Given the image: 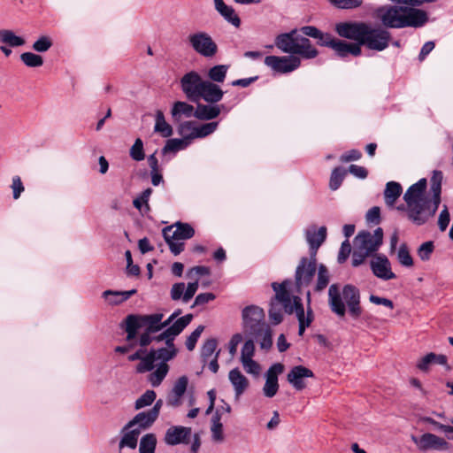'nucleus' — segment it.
<instances>
[{"label":"nucleus","mask_w":453,"mask_h":453,"mask_svg":"<svg viewBox=\"0 0 453 453\" xmlns=\"http://www.w3.org/2000/svg\"><path fill=\"white\" fill-rule=\"evenodd\" d=\"M211 440L216 443H222L225 441L223 424H211Z\"/></svg>","instance_id":"obj_61"},{"label":"nucleus","mask_w":453,"mask_h":453,"mask_svg":"<svg viewBox=\"0 0 453 453\" xmlns=\"http://www.w3.org/2000/svg\"><path fill=\"white\" fill-rule=\"evenodd\" d=\"M330 4L342 10H353L363 4V0H332Z\"/></svg>","instance_id":"obj_54"},{"label":"nucleus","mask_w":453,"mask_h":453,"mask_svg":"<svg viewBox=\"0 0 453 453\" xmlns=\"http://www.w3.org/2000/svg\"><path fill=\"white\" fill-rule=\"evenodd\" d=\"M204 80L196 71H190L180 79V87L186 96L196 102Z\"/></svg>","instance_id":"obj_17"},{"label":"nucleus","mask_w":453,"mask_h":453,"mask_svg":"<svg viewBox=\"0 0 453 453\" xmlns=\"http://www.w3.org/2000/svg\"><path fill=\"white\" fill-rule=\"evenodd\" d=\"M135 293V289H131L128 291L105 290L103 293V297L107 301L109 304L117 305L127 300Z\"/></svg>","instance_id":"obj_38"},{"label":"nucleus","mask_w":453,"mask_h":453,"mask_svg":"<svg viewBox=\"0 0 453 453\" xmlns=\"http://www.w3.org/2000/svg\"><path fill=\"white\" fill-rule=\"evenodd\" d=\"M346 171L341 167H336L333 170L330 177L329 187L332 190H336L341 186Z\"/></svg>","instance_id":"obj_52"},{"label":"nucleus","mask_w":453,"mask_h":453,"mask_svg":"<svg viewBox=\"0 0 453 453\" xmlns=\"http://www.w3.org/2000/svg\"><path fill=\"white\" fill-rule=\"evenodd\" d=\"M195 111L193 105L186 102L178 101L173 104L171 114L173 120L179 121L182 116L186 118L194 116Z\"/></svg>","instance_id":"obj_39"},{"label":"nucleus","mask_w":453,"mask_h":453,"mask_svg":"<svg viewBox=\"0 0 453 453\" xmlns=\"http://www.w3.org/2000/svg\"><path fill=\"white\" fill-rule=\"evenodd\" d=\"M368 23L361 21H345L335 25V32L341 37L354 40L361 45L364 35L367 32Z\"/></svg>","instance_id":"obj_12"},{"label":"nucleus","mask_w":453,"mask_h":453,"mask_svg":"<svg viewBox=\"0 0 453 453\" xmlns=\"http://www.w3.org/2000/svg\"><path fill=\"white\" fill-rule=\"evenodd\" d=\"M283 305L277 300V292H275V297L271 302V307L269 310V319L273 325L280 324L283 319L282 313Z\"/></svg>","instance_id":"obj_44"},{"label":"nucleus","mask_w":453,"mask_h":453,"mask_svg":"<svg viewBox=\"0 0 453 453\" xmlns=\"http://www.w3.org/2000/svg\"><path fill=\"white\" fill-rule=\"evenodd\" d=\"M412 440L420 450H447L449 449V444L445 439L431 433H426L418 439L413 436Z\"/></svg>","instance_id":"obj_20"},{"label":"nucleus","mask_w":453,"mask_h":453,"mask_svg":"<svg viewBox=\"0 0 453 453\" xmlns=\"http://www.w3.org/2000/svg\"><path fill=\"white\" fill-rule=\"evenodd\" d=\"M371 269L373 274L384 280L395 279L396 276L391 270V264L384 255H377L371 261Z\"/></svg>","instance_id":"obj_25"},{"label":"nucleus","mask_w":453,"mask_h":453,"mask_svg":"<svg viewBox=\"0 0 453 453\" xmlns=\"http://www.w3.org/2000/svg\"><path fill=\"white\" fill-rule=\"evenodd\" d=\"M291 285V280H287L280 284L273 282L272 287L274 292H277V300L282 303L284 311L288 314H296L299 323L298 334L302 336L305 329L311 326L314 318L312 311L310 308L311 292L307 291L306 293L309 307L305 313L301 298L290 294L289 288Z\"/></svg>","instance_id":"obj_4"},{"label":"nucleus","mask_w":453,"mask_h":453,"mask_svg":"<svg viewBox=\"0 0 453 453\" xmlns=\"http://www.w3.org/2000/svg\"><path fill=\"white\" fill-rule=\"evenodd\" d=\"M188 384L187 376H180L173 387L170 395L167 397V403L173 407H177L181 403V397L185 394Z\"/></svg>","instance_id":"obj_30"},{"label":"nucleus","mask_w":453,"mask_h":453,"mask_svg":"<svg viewBox=\"0 0 453 453\" xmlns=\"http://www.w3.org/2000/svg\"><path fill=\"white\" fill-rule=\"evenodd\" d=\"M397 259L403 266L411 267L413 265V259L406 244L403 243L400 246L397 252Z\"/></svg>","instance_id":"obj_53"},{"label":"nucleus","mask_w":453,"mask_h":453,"mask_svg":"<svg viewBox=\"0 0 453 453\" xmlns=\"http://www.w3.org/2000/svg\"><path fill=\"white\" fill-rule=\"evenodd\" d=\"M306 241L310 245L311 257H316L317 250L326 238V227L320 226L316 229L315 226L308 228L305 233Z\"/></svg>","instance_id":"obj_28"},{"label":"nucleus","mask_w":453,"mask_h":453,"mask_svg":"<svg viewBox=\"0 0 453 453\" xmlns=\"http://www.w3.org/2000/svg\"><path fill=\"white\" fill-rule=\"evenodd\" d=\"M450 221V216L448 210V207L446 205L443 206V209L440 212L439 218H438V226L441 231H445L449 226V223Z\"/></svg>","instance_id":"obj_64"},{"label":"nucleus","mask_w":453,"mask_h":453,"mask_svg":"<svg viewBox=\"0 0 453 453\" xmlns=\"http://www.w3.org/2000/svg\"><path fill=\"white\" fill-rule=\"evenodd\" d=\"M228 380L233 386L234 396L236 399H238L250 386L249 380L237 367L229 371Z\"/></svg>","instance_id":"obj_29"},{"label":"nucleus","mask_w":453,"mask_h":453,"mask_svg":"<svg viewBox=\"0 0 453 453\" xmlns=\"http://www.w3.org/2000/svg\"><path fill=\"white\" fill-rule=\"evenodd\" d=\"M221 107L219 105H211V104H198L194 117L201 120H210L217 118L220 111Z\"/></svg>","instance_id":"obj_34"},{"label":"nucleus","mask_w":453,"mask_h":453,"mask_svg":"<svg viewBox=\"0 0 453 453\" xmlns=\"http://www.w3.org/2000/svg\"><path fill=\"white\" fill-rule=\"evenodd\" d=\"M354 251L352 254V265L353 266L360 265L367 257L370 255L365 251V248H359L357 246H354Z\"/></svg>","instance_id":"obj_62"},{"label":"nucleus","mask_w":453,"mask_h":453,"mask_svg":"<svg viewBox=\"0 0 453 453\" xmlns=\"http://www.w3.org/2000/svg\"><path fill=\"white\" fill-rule=\"evenodd\" d=\"M382 228L378 227L374 230L373 234L365 231L358 233L355 237L354 246L365 248V251H367L369 255H372L382 244Z\"/></svg>","instance_id":"obj_16"},{"label":"nucleus","mask_w":453,"mask_h":453,"mask_svg":"<svg viewBox=\"0 0 453 453\" xmlns=\"http://www.w3.org/2000/svg\"><path fill=\"white\" fill-rule=\"evenodd\" d=\"M210 273V268L203 265L194 266L187 272V277L192 281L188 283L183 296V303H188L195 296L199 287L200 277L209 275Z\"/></svg>","instance_id":"obj_19"},{"label":"nucleus","mask_w":453,"mask_h":453,"mask_svg":"<svg viewBox=\"0 0 453 453\" xmlns=\"http://www.w3.org/2000/svg\"><path fill=\"white\" fill-rule=\"evenodd\" d=\"M264 63L276 73H288L301 65V60L296 56H267Z\"/></svg>","instance_id":"obj_13"},{"label":"nucleus","mask_w":453,"mask_h":453,"mask_svg":"<svg viewBox=\"0 0 453 453\" xmlns=\"http://www.w3.org/2000/svg\"><path fill=\"white\" fill-rule=\"evenodd\" d=\"M204 330V326H198L190 334L189 336L187 338V341H186V347L188 350H193L196 347V344L199 339V337L201 336L202 333L203 332Z\"/></svg>","instance_id":"obj_58"},{"label":"nucleus","mask_w":453,"mask_h":453,"mask_svg":"<svg viewBox=\"0 0 453 453\" xmlns=\"http://www.w3.org/2000/svg\"><path fill=\"white\" fill-rule=\"evenodd\" d=\"M164 315L162 313H153L149 315H128L126 318L125 330L127 332V341L131 342L137 336L138 330L144 329L148 333H157L163 328L168 326L175 319V314H172L167 319L162 321Z\"/></svg>","instance_id":"obj_6"},{"label":"nucleus","mask_w":453,"mask_h":453,"mask_svg":"<svg viewBox=\"0 0 453 453\" xmlns=\"http://www.w3.org/2000/svg\"><path fill=\"white\" fill-rule=\"evenodd\" d=\"M191 432L190 427L173 426L166 430L164 441L169 446L188 444L191 437Z\"/></svg>","instance_id":"obj_23"},{"label":"nucleus","mask_w":453,"mask_h":453,"mask_svg":"<svg viewBox=\"0 0 453 453\" xmlns=\"http://www.w3.org/2000/svg\"><path fill=\"white\" fill-rule=\"evenodd\" d=\"M255 344L252 339L247 340L242 347L240 362L246 373L258 377L261 373V365L254 360Z\"/></svg>","instance_id":"obj_14"},{"label":"nucleus","mask_w":453,"mask_h":453,"mask_svg":"<svg viewBox=\"0 0 453 453\" xmlns=\"http://www.w3.org/2000/svg\"><path fill=\"white\" fill-rule=\"evenodd\" d=\"M192 319L193 316L191 314H187L178 319L173 323L172 322L168 326L165 327V331L157 335L156 341L162 342L164 339H168L170 342L174 341V338L190 324Z\"/></svg>","instance_id":"obj_24"},{"label":"nucleus","mask_w":453,"mask_h":453,"mask_svg":"<svg viewBox=\"0 0 453 453\" xmlns=\"http://www.w3.org/2000/svg\"><path fill=\"white\" fill-rule=\"evenodd\" d=\"M218 127V122H210L203 125L196 124V131L194 133L195 139L203 138L212 134Z\"/></svg>","instance_id":"obj_50"},{"label":"nucleus","mask_w":453,"mask_h":453,"mask_svg":"<svg viewBox=\"0 0 453 453\" xmlns=\"http://www.w3.org/2000/svg\"><path fill=\"white\" fill-rule=\"evenodd\" d=\"M441 180L442 173L434 171L431 178L432 200L426 196V179H420L404 193L407 216L415 225L421 226L434 216L441 203Z\"/></svg>","instance_id":"obj_1"},{"label":"nucleus","mask_w":453,"mask_h":453,"mask_svg":"<svg viewBox=\"0 0 453 453\" xmlns=\"http://www.w3.org/2000/svg\"><path fill=\"white\" fill-rule=\"evenodd\" d=\"M156 393L153 390H147L135 402V409L139 410L150 405L156 399Z\"/></svg>","instance_id":"obj_55"},{"label":"nucleus","mask_w":453,"mask_h":453,"mask_svg":"<svg viewBox=\"0 0 453 453\" xmlns=\"http://www.w3.org/2000/svg\"><path fill=\"white\" fill-rule=\"evenodd\" d=\"M330 281V274L326 266L323 264L319 265L318 268L317 281L314 287V291L322 292Z\"/></svg>","instance_id":"obj_43"},{"label":"nucleus","mask_w":453,"mask_h":453,"mask_svg":"<svg viewBox=\"0 0 453 453\" xmlns=\"http://www.w3.org/2000/svg\"><path fill=\"white\" fill-rule=\"evenodd\" d=\"M213 1L216 11L224 18V19L234 27H239L241 25V19L235 13L234 9L232 6L226 4L223 0Z\"/></svg>","instance_id":"obj_31"},{"label":"nucleus","mask_w":453,"mask_h":453,"mask_svg":"<svg viewBox=\"0 0 453 453\" xmlns=\"http://www.w3.org/2000/svg\"><path fill=\"white\" fill-rule=\"evenodd\" d=\"M187 288H185V284L183 282L175 283L173 285L171 288V298L173 301H178L181 299L183 301V296Z\"/></svg>","instance_id":"obj_63"},{"label":"nucleus","mask_w":453,"mask_h":453,"mask_svg":"<svg viewBox=\"0 0 453 453\" xmlns=\"http://www.w3.org/2000/svg\"><path fill=\"white\" fill-rule=\"evenodd\" d=\"M284 365L280 363L272 365L265 374V382L262 388L265 397L273 398L279 390L278 377L284 372Z\"/></svg>","instance_id":"obj_18"},{"label":"nucleus","mask_w":453,"mask_h":453,"mask_svg":"<svg viewBox=\"0 0 453 453\" xmlns=\"http://www.w3.org/2000/svg\"><path fill=\"white\" fill-rule=\"evenodd\" d=\"M434 249V246L433 242H426L418 249V256L421 260L427 261L430 258Z\"/></svg>","instance_id":"obj_59"},{"label":"nucleus","mask_w":453,"mask_h":453,"mask_svg":"<svg viewBox=\"0 0 453 453\" xmlns=\"http://www.w3.org/2000/svg\"><path fill=\"white\" fill-rule=\"evenodd\" d=\"M189 144V142L183 138H173L166 142L162 150L164 154L167 152H176L186 149Z\"/></svg>","instance_id":"obj_46"},{"label":"nucleus","mask_w":453,"mask_h":453,"mask_svg":"<svg viewBox=\"0 0 453 453\" xmlns=\"http://www.w3.org/2000/svg\"><path fill=\"white\" fill-rule=\"evenodd\" d=\"M154 132L164 138H168L173 134V127L165 120V115L160 110L157 111L155 114Z\"/></svg>","instance_id":"obj_36"},{"label":"nucleus","mask_w":453,"mask_h":453,"mask_svg":"<svg viewBox=\"0 0 453 453\" xmlns=\"http://www.w3.org/2000/svg\"><path fill=\"white\" fill-rule=\"evenodd\" d=\"M250 336L257 340L262 349L268 350L273 346V332L268 324L262 325V327L254 332Z\"/></svg>","instance_id":"obj_33"},{"label":"nucleus","mask_w":453,"mask_h":453,"mask_svg":"<svg viewBox=\"0 0 453 453\" xmlns=\"http://www.w3.org/2000/svg\"><path fill=\"white\" fill-rule=\"evenodd\" d=\"M300 31L305 35L310 36L311 38L318 39L319 44L325 46L323 42L327 41L329 39V34H324L319 29L313 26H305L301 27Z\"/></svg>","instance_id":"obj_47"},{"label":"nucleus","mask_w":453,"mask_h":453,"mask_svg":"<svg viewBox=\"0 0 453 453\" xmlns=\"http://www.w3.org/2000/svg\"><path fill=\"white\" fill-rule=\"evenodd\" d=\"M156 445V435L154 434H147L140 441L139 453H155Z\"/></svg>","instance_id":"obj_45"},{"label":"nucleus","mask_w":453,"mask_h":453,"mask_svg":"<svg viewBox=\"0 0 453 453\" xmlns=\"http://www.w3.org/2000/svg\"><path fill=\"white\" fill-rule=\"evenodd\" d=\"M195 230L188 223L176 222L163 229V236L170 251L177 256L184 250V241L194 236Z\"/></svg>","instance_id":"obj_8"},{"label":"nucleus","mask_w":453,"mask_h":453,"mask_svg":"<svg viewBox=\"0 0 453 453\" xmlns=\"http://www.w3.org/2000/svg\"><path fill=\"white\" fill-rule=\"evenodd\" d=\"M21 61L28 67H39L42 65L43 59L40 55L32 52H24L20 55Z\"/></svg>","instance_id":"obj_51"},{"label":"nucleus","mask_w":453,"mask_h":453,"mask_svg":"<svg viewBox=\"0 0 453 453\" xmlns=\"http://www.w3.org/2000/svg\"><path fill=\"white\" fill-rule=\"evenodd\" d=\"M130 430L126 432L120 441H119V449L124 447H128L130 449H135L137 446L138 437L141 434V430L139 428H129Z\"/></svg>","instance_id":"obj_41"},{"label":"nucleus","mask_w":453,"mask_h":453,"mask_svg":"<svg viewBox=\"0 0 453 453\" xmlns=\"http://www.w3.org/2000/svg\"><path fill=\"white\" fill-rule=\"evenodd\" d=\"M376 18L389 28L420 27L427 20V13L420 9L385 4L375 11Z\"/></svg>","instance_id":"obj_2"},{"label":"nucleus","mask_w":453,"mask_h":453,"mask_svg":"<svg viewBox=\"0 0 453 453\" xmlns=\"http://www.w3.org/2000/svg\"><path fill=\"white\" fill-rule=\"evenodd\" d=\"M157 418L149 410L138 413L130 422L127 424L124 430L138 426L141 431L150 427Z\"/></svg>","instance_id":"obj_32"},{"label":"nucleus","mask_w":453,"mask_h":453,"mask_svg":"<svg viewBox=\"0 0 453 453\" xmlns=\"http://www.w3.org/2000/svg\"><path fill=\"white\" fill-rule=\"evenodd\" d=\"M447 361L448 359L445 355H438L431 352L418 361L417 367L422 372H426L432 364H439L444 365L447 364Z\"/></svg>","instance_id":"obj_37"},{"label":"nucleus","mask_w":453,"mask_h":453,"mask_svg":"<svg viewBox=\"0 0 453 453\" xmlns=\"http://www.w3.org/2000/svg\"><path fill=\"white\" fill-rule=\"evenodd\" d=\"M323 43L325 46L333 49L341 58H345L349 54L353 56H358L361 54V47L359 44L350 43L334 38L331 35H329V39L323 42Z\"/></svg>","instance_id":"obj_22"},{"label":"nucleus","mask_w":453,"mask_h":453,"mask_svg":"<svg viewBox=\"0 0 453 453\" xmlns=\"http://www.w3.org/2000/svg\"><path fill=\"white\" fill-rule=\"evenodd\" d=\"M228 68L229 66L226 65H217L212 66L207 73V76L209 78L208 81L216 84L224 82Z\"/></svg>","instance_id":"obj_40"},{"label":"nucleus","mask_w":453,"mask_h":453,"mask_svg":"<svg viewBox=\"0 0 453 453\" xmlns=\"http://www.w3.org/2000/svg\"><path fill=\"white\" fill-rule=\"evenodd\" d=\"M276 47L290 56H300L305 59L315 58L319 52L305 36L296 35V30L279 35L275 39Z\"/></svg>","instance_id":"obj_7"},{"label":"nucleus","mask_w":453,"mask_h":453,"mask_svg":"<svg viewBox=\"0 0 453 453\" xmlns=\"http://www.w3.org/2000/svg\"><path fill=\"white\" fill-rule=\"evenodd\" d=\"M223 96L224 92L218 84L204 80L197 101L203 99L209 104H216L222 99Z\"/></svg>","instance_id":"obj_27"},{"label":"nucleus","mask_w":453,"mask_h":453,"mask_svg":"<svg viewBox=\"0 0 453 453\" xmlns=\"http://www.w3.org/2000/svg\"><path fill=\"white\" fill-rule=\"evenodd\" d=\"M152 194V189L150 188H146L139 196H137L134 201V206L138 209L140 211L148 212L150 211L149 200Z\"/></svg>","instance_id":"obj_48"},{"label":"nucleus","mask_w":453,"mask_h":453,"mask_svg":"<svg viewBox=\"0 0 453 453\" xmlns=\"http://www.w3.org/2000/svg\"><path fill=\"white\" fill-rule=\"evenodd\" d=\"M365 35H364L361 45H365L368 49L382 51L388 48L390 41V33L383 28H374L368 24Z\"/></svg>","instance_id":"obj_11"},{"label":"nucleus","mask_w":453,"mask_h":453,"mask_svg":"<svg viewBox=\"0 0 453 453\" xmlns=\"http://www.w3.org/2000/svg\"><path fill=\"white\" fill-rule=\"evenodd\" d=\"M316 257H302L296 270V285L300 290L311 284L316 272Z\"/></svg>","instance_id":"obj_15"},{"label":"nucleus","mask_w":453,"mask_h":453,"mask_svg":"<svg viewBox=\"0 0 453 453\" xmlns=\"http://www.w3.org/2000/svg\"><path fill=\"white\" fill-rule=\"evenodd\" d=\"M314 373L309 368L303 365L294 366L287 376V380L296 390H302L306 387L304 379L312 378Z\"/></svg>","instance_id":"obj_26"},{"label":"nucleus","mask_w":453,"mask_h":453,"mask_svg":"<svg viewBox=\"0 0 453 453\" xmlns=\"http://www.w3.org/2000/svg\"><path fill=\"white\" fill-rule=\"evenodd\" d=\"M242 319L243 332L248 335H251L262 327V325L266 324L264 310L256 305L245 307L242 312Z\"/></svg>","instance_id":"obj_10"},{"label":"nucleus","mask_w":453,"mask_h":453,"mask_svg":"<svg viewBox=\"0 0 453 453\" xmlns=\"http://www.w3.org/2000/svg\"><path fill=\"white\" fill-rule=\"evenodd\" d=\"M403 192L400 183L389 181L386 184L384 190L385 203L388 207H393Z\"/></svg>","instance_id":"obj_35"},{"label":"nucleus","mask_w":453,"mask_h":453,"mask_svg":"<svg viewBox=\"0 0 453 453\" xmlns=\"http://www.w3.org/2000/svg\"><path fill=\"white\" fill-rule=\"evenodd\" d=\"M0 42L10 47H19L25 43V40L16 35L12 30L0 29Z\"/></svg>","instance_id":"obj_42"},{"label":"nucleus","mask_w":453,"mask_h":453,"mask_svg":"<svg viewBox=\"0 0 453 453\" xmlns=\"http://www.w3.org/2000/svg\"><path fill=\"white\" fill-rule=\"evenodd\" d=\"M328 304L331 311L339 317H344L346 308L354 319L362 313L360 293L353 285H345L341 290L339 285L332 284L328 289Z\"/></svg>","instance_id":"obj_5"},{"label":"nucleus","mask_w":453,"mask_h":453,"mask_svg":"<svg viewBox=\"0 0 453 453\" xmlns=\"http://www.w3.org/2000/svg\"><path fill=\"white\" fill-rule=\"evenodd\" d=\"M218 341L215 338H211L206 340L201 348V358L203 363H207L208 360L212 357L209 362L208 367L213 373H217L219 368L218 359L220 350L216 351Z\"/></svg>","instance_id":"obj_21"},{"label":"nucleus","mask_w":453,"mask_h":453,"mask_svg":"<svg viewBox=\"0 0 453 453\" xmlns=\"http://www.w3.org/2000/svg\"><path fill=\"white\" fill-rule=\"evenodd\" d=\"M130 156L135 161L144 159L143 143L140 138H137L130 149Z\"/></svg>","instance_id":"obj_57"},{"label":"nucleus","mask_w":453,"mask_h":453,"mask_svg":"<svg viewBox=\"0 0 453 453\" xmlns=\"http://www.w3.org/2000/svg\"><path fill=\"white\" fill-rule=\"evenodd\" d=\"M166 346L159 349H152L148 352V357L140 365V371H151L148 376V381L154 388L158 387L165 380L169 372L167 362L173 359L178 349L173 341L164 339Z\"/></svg>","instance_id":"obj_3"},{"label":"nucleus","mask_w":453,"mask_h":453,"mask_svg":"<svg viewBox=\"0 0 453 453\" xmlns=\"http://www.w3.org/2000/svg\"><path fill=\"white\" fill-rule=\"evenodd\" d=\"M148 357V352L146 351V349H138L137 351H135L134 354L130 355L128 357V360L129 361H136V360H139V363L136 365L135 366V372L137 373H145V372H149L150 371H140L139 368H140V365H142V363L143 362V360Z\"/></svg>","instance_id":"obj_60"},{"label":"nucleus","mask_w":453,"mask_h":453,"mask_svg":"<svg viewBox=\"0 0 453 453\" xmlns=\"http://www.w3.org/2000/svg\"><path fill=\"white\" fill-rule=\"evenodd\" d=\"M192 50L202 57L210 58L218 53V45L213 38L205 31H196L188 36Z\"/></svg>","instance_id":"obj_9"},{"label":"nucleus","mask_w":453,"mask_h":453,"mask_svg":"<svg viewBox=\"0 0 453 453\" xmlns=\"http://www.w3.org/2000/svg\"><path fill=\"white\" fill-rule=\"evenodd\" d=\"M52 41L49 36H40L34 43L33 50L36 52H45L52 46Z\"/></svg>","instance_id":"obj_56"},{"label":"nucleus","mask_w":453,"mask_h":453,"mask_svg":"<svg viewBox=\"0 0 453 453\" xmlns=\"http://www.w3.org/2000/svg\"><path fill=\"white\" fill-rule=\"evenodd\" d=\"M196 123L193 121H185L179 125L178 134L184 139L188 140L189 143L195 139Z\"/></svg>","instance_id":"obj_49"}]
</instances>
